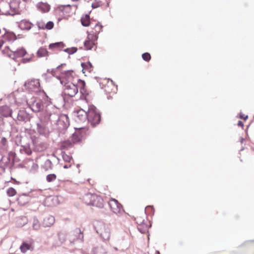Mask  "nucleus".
<instances>
[{
    "instance_id": "1",
    "label": "nucleus",
    "mask_w": 254,
    "mask_h": 254,
    "mask_svg": "<svg viewBox=\"0 0 254 254\" xmlns=\"http://www.w3.org/2000/svg\"><path fill=\"white\" fill-rule=\"evenodd\" d=\"M55 108L52 106H49L47 109V115L45 117V121L50 120L51 122H57L58 127L60 129H64L66 128L69 125V119L67 115H62L59 117L58 115L55 112L52 113V110H55Z\"/></svg>"
},
{
    "instance_id": "2",
    "label": "nucleus",
    "mask_w": 254,
    "mask_h": 254,
    "mask_svg": "<svg viewBox=\"0 0 254 254\" xmlns=\"http://www.w3.org/2000/svg\"><path fill=\"white\" fill-rule=\"evenodd\" d=\"M2 53L13 60L27 55L26 57L22 59V62L24 63L30 62L33 57L32 55H29L24 48H20L15 50L12 45L10 47L6 46L2 50Z\"/></svg>"
},
{
    "instance_id": "3",
    "label": "nucleus",
    "mask_w": 254,
    "mask_h": 254,
    "mask_svg": "<svg viewBox=\"0 0 254 254\" xmlns=\"http://www.w3.org/2000/svg\"><path fill=\"white\" fill-rule=\"evenodd\" d=\"M62 85H66L69 84H79L81 86L84 88L85 82L79 79L77 75L72 70H67L62 73L61 77H58Z\"/></svg>"
},
{
    "instance_id": "4",
    "label": "nucleus",
    "mask_w": 254,
    "mask_h": 254,
    "mask_svg": "<svg viewBox=\"0 0 254 254\" xmlns=\"http://www.w3.org/2000/svg\"><path fill=\"white\" fill-rule=\"evenodd\" d=\"M94 226L96 232L104 241H108L110 239V231L103 222L95 221Z\"/></svg>"
},
{
    "instance_id": "5",
    "label": "nucleus",
    "mask_w": 254,
    "mask_h": 254,
    "mask_svg": "<svg viewBox=\"0 0 254 254\" xmlns=\"http://www.w3.org/2000/svg\"><path fill=\"white\" fill-rule=\"evenodd\" d=\"M87 115L88 121L93 126H95L100 122V115L94 106L92 105H89Z\"/></svg>"
},
{
    "instance_id": "6",
    "label": "nucleus",
    "mask_w": 254,
    "mask_h": 254,
    "mask_svg": "<svg viewBox=\"0 0 254 254\" xmlns=\"http://www.w3.org/2000/svg\"><path fill=\"white\" fill-rule=\"evenodd\" d=\"M84 201L87 205H92L100 208L104 206L103 199L96 195L87 194L84 196Z\"/></svg>"
},
{
    "instance_id": "7",
    "label": "nucleus",
    "mask_w": 254,
    "mask_h": 254,
    "mask_svg": "<svg viewBox=\"0 0 254 254\" xmlns=\"http://www.w3.org/2000/svg\"><path fill=\"white\" fill-rule=\"evenodd\" d=\"M64 94L69 97H74L78 93V89H80V92L83 94L84 88L81 86L79 84H69L64 86Z\"/></svg>"
},
{
    "instance_id": "8",
    "label": "nucleus",
    "mask_w": 254,
    "mask_h": 254,
    "mask_svg": "<svg viewBox=\"0 0 254 254\" xmlns=\"http://www.w3.org/2000/svg\"><path fill=\"white\" fill-rule=\"evenodd\" d=\"M98 39V36L96 33L93 31L88 32L87 40L84 42V46L86 50H91L96 44V41Z\"/></svg>"
},
{
    "instance_id": "9",
    "label": "nucleus",
    "mask_w": 254,
    "mask_h": 254,
    "mask_svg": "<svg viewBox=\"0 0 254 254\" xmlns=\"http://www.w3.org/2000/svg\"><path fill=\"white\" fill-rule=\"evenodd\" d=\"M111 211L115 214L119 215L123 213V209L120 203L115 199H111L109 202Z\"/></svg>"
},
{
    "instance_id": "10",
    "label": "nucleus",
    "mask_w": 254,
    "mask_h": 254,
    "mask_svg": "<svg viewBox=\"0 0 254 254\" xmlns=\"http://www.w3.org/2000/svg\"><path fill=\"white\" fill-rule=\"evenodd\" d=\"M10 9L13 12V15L18 13L23 8V4L21 3L20 0H11L9 3Z\"/></svg>"
},
{
    "instance_id": "11",
    "label": "nucleus",
    "mask_w": 254,
    "mask_h": 254,
    "mask_svg": "<svg viewBox=\"0 0 254 254\" xmlns=\"http://www.w3.org/2000/svg\"><path fill=\"white\" fill-rule=\"evenodd\" d=\"M10 9L9 3L1 1L0 2V14L13 15V12Z\"/></svg>"
},
{
    "instance_id": "12",
    "label": "nucleus",
    "mask_w": 254,
    "mask_h": 254,
    "mask_svg": "<svg viewBox=\"0 0 254 254\" xmlns=\"http://www.w3.org/2000/svg\"><path fill=\"white\" fill-rule=\"evenodd\" d=\"M25 87L32 91H38L40 87V82L38 79H31L25 83Z\"/></svg>"
},
{
    "instance_id": "13",
    "label": "nucleus",
    "mask_w": 254,
    "mask_h": 254,
    "mask_svg": "<svg viewBox=\"0 0 254 254\" xmlns=\"http://www.w3.org/2000/svg\"><path fill=\"white\" fill-rule=\"evenodd\" d=\"M87 119V112L83 109H80L76 113L75 121L77 122H84Z\"/></svg>"
},
{
    "instance_id": "14",
    "label": "nucleus",
    "mask_w": 254,
    "mask_h": 254,
    "mask_svg": "<svg viewBox=\"0 0 254 254\" xmlns=\"http://www.w3.org/2000/svg\"><path fill=\"white\" fill-rule=\"evenodd\" d=\"M37 9L42 13L48 12L51 9V6L47 2H39L36 4Z\"/></svg>"
},
{
    "instance_id": "15",
    "label": "nucleus",
    "mask_w": 254,
    "mask_h": 254,
    "mask_svg": "<svg viewBox=\"0 0 254 254\" xmlns=\"http://www.w3.org/2000/svg\"><path fill=\"white\" fill-rule=\"evenodd\" d=\"M16 39L15 34L10 32H7L3 36L2 39L0 40V48L4 44V40H7L8 41H14Z\"/></svg>"
},
{
    "instance_id": "16",
    "label": "nucleus",
    "mask_w": 254,
    "mask_h": 254,
    "mask_svg": "<svg viewBox=\"0 0 254 254\" xmlns=\"http://www.w3.org/2000/svg\"><path fill=\"white\" fill-rule=\"evenodd\" d=\"M33 26V24L29 21L23 19L21 20L18 23V27L22 30H29Z\"/></svg>"
},
{
    "instance_id": "17",
    "label": "nucleus",
    "mask_w": 254,
    "mask_h": 254,
    "mask_svg": "<svg viewBox=\"0 0 254 254\" xmlns=\"http://www.w3.org/2000/svg\"><path fill=\"white\" fill-rule=\"evenodd\" d=\"M30 118V115L24 110L19 111L17 115V119L19 121L25 122L29 121Z\"/></svg>"
},
{
    "instance_id": "18",
    "label": "nucleus",
    "mask_w": 254,
    "mask_h": 254,
    "mask_svg": "<svg viewBox=\"0 0 254 254\" xmlns=\"http://www.w3.org/2000/svg\"><path fill=\"white\" fill-rule=\"evenodd\" d=\"M55 222V218L52 215H48L45 217L43 224L45 227H50Z\"/></svg>"
},
{
    "instance_id": "19",
    "label": "nucleus",
    "mask_w": 254,
    "mask_h": 254,
    "mask_svg": "<svg viewBox=\"0 0 254 254\" xmlns=\"http://www.w3.org/2000/svg\"><path fill=\"white\" fill-rule=\"evenodd\" d=\"M12 113V111L7 106H3L0 108V114L4 117L10 116Z\"/></svg>"
},
{
    "instance_id": "20",
    "label": "nucleus",
    "mask_w": 254,
    "mask_h": 254,
    "mask_svg": "<svg viewBox=\"0 0 254 254\" xmlns=\"http://www.w3.org/2000/svg\"><path fill=\"white\" fill-rule=\"evenodd\" d=\"M42 108L43 105L40 101H36L31 105V108L34 112H39Z\"/></svg>"
},
{
    "instance_id": "21",
    "label": "nucleus",
    "mask_w": 254,
    "mask_h": 254,
    "mask_svg": "<svg viewBox=\"0 0 254 254\" xmlns=\"http://www.w3.org/2000/svg\"><path fill=\"white\" fill-rule=\"evenodd\" d=\"M46 202L50 206H54L59 204V198L57 196L49 197L46 198Z\"/></svg>"
},
{
    "instance_id": "22",
    "label": "nucleus",
    "mask_w": 254,
    "mask_h": 254,
    "mask_svg": "<svg viewBox=\"0 0 254 254\" xmlns=\"http://www.w3.org/2000/svg\"><path fill=\"white\" fill-rule=\"evenodd\" d=\"M81 66L82 67V71L83 73H85L86 71L90 72L92 70V65L90 62L82 63Z\"/></svg>"
},
{
    "instance_id": "23",
    "label": "nucleus",
    "mask_w": 254,
    "mask_h": 254,
    "mask_svg": "<svg viewBox=\"0 0 254 254\" xmlns=\"http://www.w3.org/2000/svg\"><path fill=\"white\" fill-rule=\"evenodd\" d=\"M48 52L47 50L43 48H40L37 52V56L39 58L44 57L48 56Z\"/></svg>"
},
{
    "instance_id": "24",
    "label": "nucleus",
    "mask_w": 254,
    "mask_h": 254,
    "mask_svg": "<svg viewBox=\"0 0 254 254\" xmlns=\"http://www.w3.org/2000/svg\"><path fill=\"white\" fill-rule=\"evenodd\" d=\"M60 9L65 15H67L71 13V7L69 5L62 6Z\"/></svg>"
},
{
    "instance_id": "25",
    "label": "nucleus",
    "mask_w": 254,
    "mask_h": 254,
    "mask_svg": "<svg viewBox=\"0 0 254 254\" xmlns=\"http://www.w3.org/2000/svg\"><path fill=\"white\" fill-rule=\"evenodd\" d=\"M82 25L83 26H88L90 24V18L89 15H86L82 17L81 19Z\"/></svg>"
},
{
    "instance_id": "26",
    "label": "nucleus",
    "mask_w": 254,
    "mask_h": 254,
    "mask_svg": "<svg viewBox=\"0 0 254 254\" xmlns=\"http://www.w3.org/2000/svg\"><path fill=\"white\" fill-rule=\"evenodd\" d=\"M81 136L79 133V130L74 132L72 136V141L73 143H76L80 141Z\"/></svg>"
},
{
    "instance_id": "27",
    "label": "nucleus",
    "mask_w": 254,
    "mask_h": 254,
    "mask_svg": "<svg viewBox=\"0 0 254 254\" xmlns=\"http://www.w3.org/2000/svg\"><path fill=\"white\" fill-rule=\"evenodd\" d=\"M64 46V44L62 42H57L50 44L49 47L50 49L54 50L58 48H63Z\"/></svg>"
},
{
    "instance_id": "28",
    "label": "nucleus",
    "mask_w": 254,
    "mask_h": 254,
    "mask_svg": "<svg viewBox=\"0 0 254 254\" xmlns=\"http://www.w3.org/2000/svg\"><path fill=\"white\" fill-rule=\"evenodd\" d=\"M30 248V246L27 243H23L20 247L21 251L24 253L27 252V250H29Z\"/></svg>"
},
{
    "instance_id": "29",
    "label": "nucleus",
    "mask_w": 254,
    "mask_h": 254,
    "mask_svg": "<svg viewBox=\"0 0 254 254\" xmlns=\"http://www.w3.org/2000/svg\"><path fill=\"white\" fill-rule=\"evenodd\" d=\"M32 226L33 229L35 230H38L40 228V224L37 219H34Z\"/></svg>"
},
{
    "instance_id": "30",
    "label": "nucleus",
    "mask_w": 254,
    "mask_h": 254,
    "mask_svg": "<svg viewBox=\"0 0 254 254\" xmlns=\"http://www.w3.org/2000/svg\"><path fill=\"white\" fill-rule=\"evenodd\" d=\"M148 226L146 224H143V225H139L138 226V230L140 231L141 233H143L145 232L146 230L148 229Z\"/></svg>"
},
{
    "instance_id": "31",
    "label": "nucleus",
    "mask_w": 254,
    "mask_h": 254,
    "mask_svg": "<svg viewBox=\"0 0 254 254\" xmlns=\"http://www.w3.org/2000/svg\"><path fill=\"white\" fill-rule=\"evenodd\" d=\"M64 52L67 53L69 54H73L77 51V48L75 47H71L69 48L65 49L64 50Z\"/></svg>"
},
{
    "instance_id": "32",
    "label": "nucleus",
    "mask_w": 254,
    "mask_h": 254,
    "mask_svg": "<svg viewBox=\"0 0 254 254\" xmlns=\"http://www.w3.org/2000/svg\"><path fill=\"white\" fill-rule=\"evenodd\" d=\"M7 194L9 196H13L16 194V190L12 188H10L7 190Z\"/></svg>"
},
{
    "instance_id": "33",
    "label": "nucleus",
    "mask_w": 254,
    "mask_h": 254,
    "mask_svg": "<svg viewBox=\"0 0 254 254\" xmlns=\"http://www.w3.org/2000/svg\"><path fill=\"white\" fill-rule=\"evenodd\" d=\"M37 25L39 29H45L46 23L43 20H39L37 22Z\"/></svg>"
},
{
    "instance_id": "34",
    "label": "nucleus",
    "mask_w": 254,
    "mask_h": 254,
    "mask_svg": "<svg viewBox=\"0 0 254 254\" xmlns=\"http://www.w3.org/2000/svg\"><path fill=\"white\" fill-rule=\"evenodd\" d=\"M47 181L48 182H51L56 179V175L52 174H49L47 176Z\"/></svg>"
},
{
    "instance_id": "35",
    "label": "nucleus",
    "mask_w": 254,
    "mask_h": 254,
    "mask_svg": "<svg viewBox=\"0 0 254 254\" xmlns=\"http://www.w3.org/2000/svg\"><path fill=\"white\" fill-rule=\"evenodd\" d=\"M54 24L52 21H49L45 25V29L48 30L52 29L54 27Z\"/></svg>"
},
{
    "instance_id": "36",
    "label": "nucleus",
    "mask_w": 254,
    "mask_h": 254,
    "mask_svg": "<svg viewBox=\"0 0 254 254\" xmlns=\"http://www.w3.org/2000/svg\"><path fill=\"white\" fill-rule=\"evenodd\" d=\"M142 59L144 61H149L150 59V58H151L150 54L148 53H146L142 54Z\"/></svg>"
},
{
    "instance_id": "37",
    "label": "nucleus",
    "mask_w": 254,
    "mask_h": 254,
    "mask_svg": "<svg viewBox=\"0 0 254 254\" xmlns=\"http://www.w3.org/2000/svg\"><path fill=\"white\" fill-rule=\"evenodd\" d=\"M37 126L38 131L40 133H43L44 132V127H43V126L41 125L40 124H39V123H38L37 124Z\"/></svg>"
},
{
    "instance_id": "38",
    "label": "nucleus",
    "mask_w": 254,
    "mask_h": 254,
    "mask_svg": "<svg viewBox=\"0 0 254 254\" xmlns=\"http://www.w3.org/2000/svg\"><path fill=\"white\" fill-rule=\"evenodd\" d=\"M95 29L96 32H94V33H96L98 35L97 32L99 33L100 32V31L102 29V26L98 24H97L95 26Z\"/></svg>"
},
{
    "instance_id": "39",
    "label": "nucleus",
    "mask_w": 254,
    "mask_h": 254,
    "mask_svg": "<svg viewBox=\"0 0 254 254\" xmlns=\"http://www.w3.org/2000/svg\"><path fill=\"white\" fill-rule=\"evenodd\" d=\"M92 6L93 8H95L99 6V4L98 2H94L92 4Z\"/></svg>"
},
{
    "instance_id": "40",
    "label": "nucleus",
    "mask_w": 254,
    "mask_h": 254,
    "mask_svg": "<svg viewBox=\"0 0 254 254\" xmlns=\"http://www.w3.org/2000/svg\"><path fill=\"white\" fill-rule=\"evenodd\" d=\"M63 158L66 161H69L70 160V157L66 155H63Z\"/></svg>"
},
{
    "instance_id": "41",
    "label": "nucleus",
    "mask_w": 254,
    "mask_h": 254,
    "mask_svg": "<svg viewBox=\"0 0 254 254\" xmlns=\"http://www.w3.org/2000/svg\"><path fill=\"white\" fill-rule=\"evenodd\" d=\"M44 100H45V102H46V103H47V104H48L49 102H50V99H49V97H48L47 96H46V95H45V96H44Z\"/></svg>"
},
{
    "instance_id": "42",
    "label": "nucleus",
    "mask_w": 254,
    "mask_h": 254,
    "mask_svg": "<svg viewBox=\"0 0 254 254\" xmlns=\"http://www.w3.org/2000/svg\"><path fill=\"white\" fill-rule=\"evenodd\" d=\"M240 118L241 119H244L245 120H246L248 118V116H244V115L241 114L240 115Z\"/></svg>"
},
{
    "instance_id": "43",
    "label": "nucleus",
    "mask_w": 254,
    "mask_h": 254,
    "mask_svg": "<svg viewBox=\"0 0 254 254\" xmlns=\"http://www.w3.org/2000/svg\"><path fill=\"white\" fill-rule=\"evenodd\" d=\"M48 72L52 74L53 75H55V70L54 69L48 70Z\"/></svg>"
},
{
    "instance_id": "44",
    "label": "nucleus",
    "mask_w": 254,
    "mask_h": 254,
    "mask_svg": "<svg viewBox=\"0 0 254 254\" xmlns=\"http://www.w3.org/2000/svg\"><path fill=\"white\" fill-rule=\"evenodd\" d=\"M238 125L240 127H243L244 124L242 121H239L238 122Z\"/></svg>"
},
{
    "instance_id": "45",
    "label": "nucleus",
    "mask_w": 254,
    "mask_h": 254,
    "mask_svg": "<svg viewBox=\"0 0 254 254\" xmlns=\"http://www.w3.org/2000/svg\"><path fill=\"white\" fill-rule=\"evenodd\" d=\"M87 201H92V199H91V198H87Z\"/></svg>"
},
{
    "instance_id": "46",
    "label": "nucleus",
    "mask_w": 254,
    "mask_h": 254,
    "mask_svg": "<svg viewBox=\"0 0 254 254\" xmlns=\"http://www.w3.org/2000/svg\"><path fill=\"white\" fill-rule=\"evenodd\" d=\"M63 64H61V65H60V66H58L57 68V69H59V68H60V67L61 66H63Z\"/></svg>"
},
{
    "instance_id": "47",
    "label": "nucleus",
    "mask_w": 254,
    "mask_h": 254,
    "mask_svg": "<svg viewBox=\"0 0 254 254\" xmlns=\"http://www.w3.org/2000/svg\"><path fill=\"white\" fill-rule=\"evenodd\" d=\"M64 168H68L67 166H66V165L64 166Z\"/></svg>"
},
{
    "instance_id": "48",
    "label": "nucleus",
    "mask_w": 254,
    "mask_h": 254,
    "mask_svg": "<svg viewBox=\"0 0 254 254\" xmlns=\"http://www.w3.org/2000/svg\"><path fill=\"white\" fill-rule=\"evenodd\" d=\"M71 144L70 142H68V145H70Z\"/></svg>"
}]
</instances>
